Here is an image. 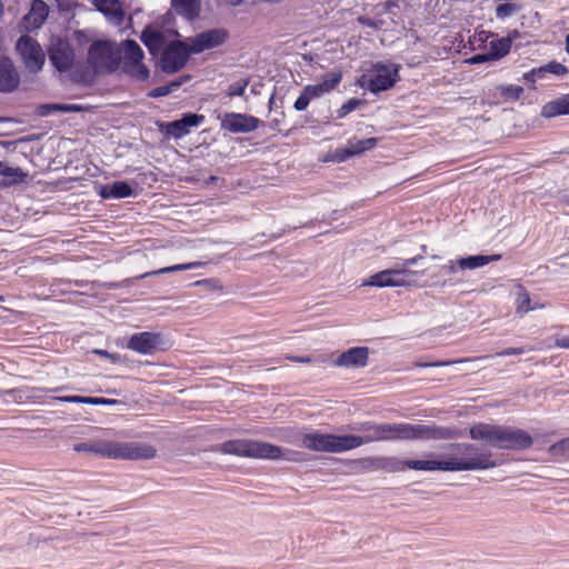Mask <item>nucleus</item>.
<instances>
[{
  "instance_id": "1",
  "label": "nucleus",
  "mask_w": 569,
  "mask_h": 569,
  "mask_svg": "<svg viewBox=\"0 0 569 569\" xmlns=\"http://www.w3.org/2000/svg\"><path fill=\"white\" fill-rule=\"evenodd\" d=\"M427 459L400 460L396 457H366L359 460L362 469L369 471L385 470L388 472L403 471H475L487 470L497 466L491 459L490 451H482L467 458L440 455L439 459L432 452L426 453Z\"/></svg>"
},
{
  "instance_id": "2",
  "label": "nucleus",
  "mask_w": 569,
  "mask_h": 569,
  "mask_svg": "<svg viewBox=\"0 0 569 569\" xmlns=\"http://www.w3.org/2000/svg\"><path fill=\"white\" fill-rule=\"evenodd\" d=\"M460 437L455 427L437 426L436 423H377L375 422L368 433H347L349 450L376 441H427L451 440Z\"/></svg>"
},
{
  "instance_id": "3",
  "label": "nucleus",
  "mask_w": 569,
  "mask_h": 569,
  "mask_svg": "<svg viewBox=\"0 0 569 569\" xmlns=\"http://www.w3.org/2000/svg\"><path fill=\"white\" fill-rule=\"evenodd\" d=\"M216 451L244 458L281 460L284 449L280 446L252 439H232L220 443Z\"/></svg>"
},
{
  "instance_id": "4",
  "label": "nucleus",
  "mask_w": 569,
  "mask_h": 569,
  "mask_svg": "<svg viewBox=\"0 0 569 569\" xmlns=\"http://www.w3.org/2000/svg\"><path fill=\"white\" fill-rule=\"evenodd\" d=\"M122 47L111 40H94L88 49V63L96 73L112 74L121 64Z\"/></svg>"
},
{
  "instance_id": "5",
  "label": "nucleus",
  "mask_w": 569,
  "mask_h": 569,
  "mask_svg": "<svg viewBox=\"0 0 569 569\" xmlns=\"http://www.w3.org/2000/svg\"><path fill=\"white\" fill-rule=\"evenodd\" d=\"M122 47L121 71L133 80L147 81L150 77V69L143 63L144 52L136 40L126 39Z\"/></svg>"
},
{
  "instance_id": "6",
  "label": "nucleus",
  "mask_w": 569,
  "mask_h": 569,
  "mask_svg": "<svg viewBox=\"0 0 569 569\" xmlns=\"http://www.w3.org/2000/svg\"><path fill=\"white\" fill-rule=\"evenodd\" d=\"M401 66L390 61L371 63L368 91L375 96L391 90L400 81Z\"/></svg>"
},
{
  "instance_id": "7",
  "label": "nucleus",
  "mask_w": 569,
  "mask_h": 569,
  "mask_svg": "<svg viewBox=\"0 0 569 569\" xmlns=\"http://www.w3.org/2000/svg\"><path fill=\"white\" fill-rule=\"evenodd\" d=\"M194 54L190 44L183 40H171L160 53L158 66L166 74L181 71Z\"/></svg>"
},
{
  "instance_id": "8",
  "label": "nucleus",
  "mask_w": 569,
  "mask_h": 569,
  "mask_svg": "<svg viewBox=\"0 0 569 569\" xmlns=\"http://www.w3.org/2000/svg\"><path fill=\"white\" fill-rule=\"evenodd\" d=\"M102 457L126 460H149L156 457L153 446L142 442H107Z\"/></svg>"
},
{
  "instance_id": "9",
  "label": "nucleus",
  "mask_w": 569,
  "mask_h": 569,
  "mask_svg": "<svg viewBox=\"0 0 569 569\" xmlns=\"http://www.w3.org/2000/svg\"><path fill=\"white\" fill-rule=\"evenodd\" d=\"M301 442L305 448L317 452L339 453L349 450L347 435L313 431L306 433Z\"/></svg>"
},
{
  "instance_id": "10",
  "label": "nucleus",
  "mask_w": 569,
  "mask_h": 569,
  "mask_svg": "<svg viewBox=\"0 0 569 569\" xmlns=\"http://www.w3.org/2000/svg\"><path fill=\"white\" fill-rule=\"evenodd\" d=\"M206 117L197 112H184L181 118L173 121H157L158 130L164 136L166 139L173 138L181 139L190 133L191 128L201 126Z\"/></svg>"
},
{
  "instance_id": "11",
  "label": "nucleus",
  "mask_w": 569,
  "mask_h": 569,
  "mask_svg": "<svg viewBox=\"0 0 569 569\" xmlns=\"http://www.w3.org/2000/svg\"><path fill=\"white\" fill-rule=\"evenodd\" d=\"M16 50L29 72L38 73L42 70L46 56L39 42L32 37L27 34L21 36L16 43Z\"/></svg>"
},
{
  "instance_id": "12",
  "label": "nucleus",
  "mask_w": 569,
  "mask_h": 569,
  "mask_svg": "<svg viewBox=\"0 0 569 569\" xmlns=\"http://www.w3.org/2000/svg\"><path fill=\"white\" fill-rule=\"evenodd\" d=\"M507 426L478 422L470 427L469 437L476 441H485L492 448L505 450Z\"/></svg>"
},
{
  "instance_id": "13",
  "label": "nucleus",
  "mask_w": 569,
  "mask_h": 569,
  "mask_svg": "<svg viewBox=\"0 0 569 569\" xmlns=\"http://www.w3.org/2000/svg\"><path fill=\"white\" fill-rule=\"evenodd\" d=\"M47 52L49 62L60 73H66L73 68L76 52L68 40L58 39L50 44Z\"/></svg>"
},
{
  "instance_id": "14",
  "label": "nucleus",
  "mask_w": 569,
  "mask_h": 569,
  "mask_svg": "<svg viewBox=\"0 0 569 569\" xmlns=\"http://www.w3.org/2000/svg\"><path fill=\"white\" fill-rule=\"evenodd\" d=\"M412 282L413 280L407 279L405 271H401L396 264L393 268L385 269L371 274L362 282V286L376 288H402L411 286Z\"/></svg>"
},
{
  "instance_id": "15",
  "label": "nucleus",
  "mask_w": 569,
  "mask_h": 569,
  "mask_svg": "<svg viewBox=\"0 0 569 569\" xmlns=\"http://www.w3.org/2000/svg\"><path fill=\"white\" fill-rule=\"evenodd\" d=\"M262 121L248 113L224 112L220 118V127L230 133H250L257 130Z\"/></svg>"
},
{
  "instance_id": "16",
  "label": "nucleus",
  "mask_w": 569,
  "mask_h": 569,
  "mask_svg": "<svg viewBox=\"0 0 569 569\" xmlns=\"http://www.w3.org/2000/svg\"><path fill=\"white\" fill-rule=\"evenodd\" d=\"M230 34L226 28H211L190 38V46L194 54L216 49L227 42Z\"/></svg>"
},
{
  "instance_id": "17",
  "label": "nucleus",
  "mask_w": 569,
  "mask_h": 569,
  "mask_svg": "<svg viewBox=\"0 0 569 569\" xmlns=\"http://www.w3.org/2000/svg\"><path fill=\"white\" fill-rule=\"evenodd\" d=\"M161 332L141 331L130 336L127 348L140 355H152L158 350H166Z\"/></svg>"
},
{
  "instance_id": "18",
  "label": "nucleus",
  "mask_w": 569,
  "mask_h": 569,
  "mask_svg": "<svg viewBox=\"0 0 569 569\" xmlns=\"http://www.w3.org/2000/svg\"><path fill=\"white\" fill-rule=\"evenodd\" d=\"M63 286L68 288L63 289V292L69 291L70 287L74 286L79 289H84L86 293L94 291L97 289L116 290L121 288H129L134 284V278H126L121 281H100V280H64Z\"/></svg>"
},
{
  "instance_id": "19",
  "label": "nucleus",
  "mask_w": 569,
  "mask_h": 569,
  "mask_svg": "<svg viewBox=\"0 0 569 569\" xmlns=\"http://www.w3.org/2000/svg\"><path fill=\"white\" fill-rule=\"evenodd\" d=\"M138 183L134 180H116L110 183L100 184L97 193L104 200L124 199L134 194V187Z\"/></svg>"
},
{
  "instance_id": "20",
  "label": "nucleus",
  "mask_w": 569,
  "mask_h": 569,
  "mask_svg": "<svg viewBox=\"0 0 569 569\" xmlns=\"http://www.w3.org/2000/svg\"><path fill=\"white\" fill-rule=\"evenodd\" d=\"M369 359L368 347H351L341 352L333 365L341 368H363L367 366Z\"/></svg>"
},
{
  "instance_id": "21",
  "label": "nucleus",
  "mask_w": 569,
  "mask_h": 569,
  "mask_svg": "<svg viewBox=\"0 0 569 569\" xmlns=\"http://www.w3.org/2000/svg\"><path fill=\"white\" fill-rule=\"evenodd\" d=\"M20 84V76L11 60L7 56H0V92H14Z\"/></svg>"
},
{
  "instance_id": "22",
  "label": "nucleus",
  "mask_w": 569,
  "mask_h": 569,
  "mask_svg": "<svg viewBox=\"0 0 569 569\" xmlns=\"http://www.w3.org/2000/svg\"><path fill=\"white\" fill-rule=\"evenodd\" d=\"M140 40L152 57L159 56L168 43L163 31L152 24H147L143 28Z\"/></svg>"
},
{
  "instance_id": "23",
  "label": "nucleus",
  "mask_w": 569,
  "mask_h": 569,
  "mask_svg": "<svg viewBox=\"0 0 569 569\" xmlns=\"http://www.w3.org/2000/svg\"><path fill=\"white\" fill-rule=\"evenodd\" d=\"M97 11L102 13L114 27H121L124 21V11L119 0H93Z\"/></svg>"
},
{
  "instance_id": "24",
  "label": "nucleus",
  "mask_w": 569,
  "mask_h": 569,
  "mask_svg": "<svg viewBox=\"0 0 569 569\" xmlns=\"http://www.w3.org/2000/svg\"><path fill=\"white\" fill-rule=\"evenodd\" d=\"M505 450L508 451L526 450L533 443V439L529 432L516 427L507 426Z\"/></svg>"
},
{
  "instance_id": "25",
  "label": "nucleus",
  "mask_w": 569,
  "mask_h": 569,
  "mask_svg": "<svg viewBox=\"0 0 569 569\" xmlns=\"http://www.w3.org/2000/svg\"><path fill=\"white\" fill-rule=\"evenodd\" d=\"M49 16V6L43 0H31L30 10L23 17V21L32 29H39Z\"/></svg>"
},
{
  "instance_id": "26",
  "label": "nucleus",
  "mask_w": 569,
  "mask_h": 569,
  "mask_svg": "<svg viewBox=\"0 0 569 569\" xmlns=\"http://www.w3.org/2000/svg\"><path fill=\"white\" fill-rule=\"evenodd\" d=\"M569 114V93L559 96L542 106L541 116L546 119Z\"/></svg>"
},
{
  "instance_id": "27",
  "label": "nucleus",
  "mask_w": 569,
  "mask_h": 569,
  "mask_svg": "<svg viewBox=\"0 0 569 569\" xmlns=\"http://www.w3.org/2000/svg\"><path fill=\"white\" fill-rule=\"evenodd\" d=\"M500 259V254H473L457 259V263L459 270H475Z\"/></svg>"
},
{
  "instance_id": "28",
  "label": "nucleus",
  "mask_w": 569,
  "mask_h": 569,
  "mask_svg": "<svg viewBox=\"0 0 569 569\" xmlns=\"http://www.w3.org/2000/svg\"><path fill=\"white\" fill-rule=\"evenodd\" d=\"M171 7L188 21L197 19L201 12L200 0H171Z\"/></svg>"
},
{
  "instance_id": "29",
  "label": "nucleus",
  "mask_w": 569,
  "mask_h": 569,
  "mask_svg": "<svg viewBox=\"0 0 569 569\" xmlns=\"http://www.w3.org/2000/svg\"><path fill=\"white\" fill-rule=\"evenodd\" d=\"M81 110V107L78 104L72 103H60V102H52V103H40L37 104L34 108V114L37 117L47 118L52 116L56 112H79Z\"/></svg>"
},
{
  "instance_id": "30",
  "label": "nucleus",
  "mask_w": 569,
  "mask_h": 569,
  "mask_svg": "<svg viewBox=\"0 0 569 569\" xmlns=\"http://www.w3.org/2000/svg\"><path fill=\"white\" fill-rule=\"evenodd\" d=\"M0 177L6 178L2 186L10 187L24 182L28 173L19 167H10L7 162L0 161Z\"/></svg>"
},
{
  "instance_id": "31",
  "label": "nucleus",
  "mask_w": 569,
  "mask_h": 569,
  "mask_svg": "<svg viewBox=\"0 0 569 569\" xmlns=\"http://www.w3.org/2000/svg\"><path fill=\"white\" fill-rule=\"evenodd\" d=\"M511 50V38H498L489 43L488 53L492 61L505 58Z\"/></svg>"
},
{
  "instance_id": "32",
  "label": "nucleus",
  "mask_w": 569,
  "mask_h": 569,
  "mask_svg": "<svg viewBox=\"0 0 569 569\" xmlns=\"http://www.w3.org/2000/svg\"><path fill=\"white\" fill-rule=\"evenodd\" d=\"M98 76L100 73H96L89 63L88 66L84 63L77 64L71 73L72 80L81 84H91Z\"/></svg>"
},
{
  "instance_id": "33",
  "label": "nucleus",
  "mask_w": 569,
  "mask_h": 569,
  "mask_svg": "<svg viewBox=\"0 0 569 569\" xmlns=\"http://www.w3.org/2000/svg\"><path fill=\"white\" fill-rule=\"evenodd\" d=\"M200 267H202V262H198V261H196V262H187V263H179V264H172V266H169V267H164V268H161V269H158V270H154V271L144 272V273L140 274V276L133 277L134 278V283L138 280L147 278V277H150V276L171 273V272L184 271V270H191V269H196V268H200Z\"/></svg>"
},
{
  "instance_id": "34",
  "label": "nucleus",
  "mask_w": 569,
  "mask_h": 569,
  "mask_svg": "<svg viewBox=\"0 0 569 569\" xmlns=\"http://www.w3.org/2000/svg\"><path fill=\"white\" fill-rule=\"evenodd\" d=\"M379 142L378 138H365L356 141L349 140L353 156H359L366 151L373 149Z\"/></svg>"
},
{
  "instance_id": "35",
  "label": "nucleus",
  "mask_w": 569,
  "mask_h": 569,
  "mask_svg": "<svg viewBox=\"0 0 569 569\" xmlns=\"http://www.w3.org/2000/svg\"><path fill=\"white\" fill-rule=\"evenodd\" d=\"M549 453L555 459H569V437L552 443Z\"/></svg>"
},
{
  "instance_id": "36",
  "label": "nucleus",
  "mask_w": 569,
  "mask_h": 569,
  "mask_svg": "<svg viewBox=\"0 0 569 569\" xmlns=\"http://www.w3.org/2000/svg\"><path fill=\"white\" fill-rule=\"evenodd\" d=\"M421 259H423V254H417L409 259H400L397 262V266L401 271H405V276L407 277V279L413 280L416 276H418L419 273L422 274L423 272L412 271L410 270V267L416 266Z\"/></svg>"
},
{
  "instance_id": "37",
  "label": "nucleus",
  "mask_w": 569,
  "mask_h": 569,
  "mask_svg": "<svg viewBox=\"0 0 569 569\" xmlns=\"http://www.w3.org/2000/svg\"><path fill=\"white\" fill-rule=\"evenodd\" d=\"M531 299L528 291L525 288H520L518 292V297L516 300V313L519 316H523L531 311Z\"/></svg>"
},
{
  "instance_id": "38",
  "label": "nucleus",
  "mask_w": 569,
  "mask_h": 569,
  "mask_svg": "<svg viewBox=\"0 0 569 569\" xmlns=\"http://www.w3.org/2000/svg\"><path fill=\"white\" fill-rule=\"evenodd\" d=\"M342 80V73L340 71H330L321 77V83L326 88L327 92L333 90Z\"/></svg>"
},
{
  "instance_id": "39",
  "label": "nucleus",
  "mask_w": 569,
  "mask_h": 569,
  "mask_svg": "<svg viewBox=\"0 0 569 569\" xmlns=\"http://www.w3.org/2000/svg\"><path fill=\"white\" fill-rule=\"evenodd\" d=\"M523 93V88L518 84H506L500 87V94L506 100H518Z\"/></svg>"
},
{
  "instance_id": "40",
  "label": "nucleus",
  "mask_w": 569,
  "mask_h": 569,
  "mask_svg": "<svg viewBox=\"0 0 569 569\" xmlns=\"http://www.w3.org/2000/svg\"><path fill=\"white\" fill-rule=\"evenodd\" d=\"M250 83V77L241 79L232 84H230L226 91L228 97H242L246 92L247 87Z\"/></svg>"
},
{
  "instance_id": "41",
  "label": "nucleus",
  "mask_w": 569,
  "mask_h": 569,
  "mask_svg": "<svg viewBox=\"0 0 569 569\" xmlns=\"http://www.w3.org/2000/svg\"><path fill=\"white\" fill-rule=\"evenodd\" d=\"M540 68H541L542 73H545V76L547 73H552L556 76H565L568 72V68L565 64H562L556 60H551L548 63L540 66Z\"/></svg>"
},
{
  "instance_id": "42",
  "label": "nucleus",
  "mask_w": 569,
  "mask_h": 569,
  "mask_svg": "<svg viewBox=\"0 0 569 569\" xmlns=\"http://www.w3.org/2000/svg\"><path fill=\"white\" fill-rule=\"evenodd\" d=\"M362 104V100L358 98H351L347 100L338 110L337 118L342 119L350 112L355 111L358 107Z\"/></svg>"
},
{
  "instance_id": "43",
  "label": "nucleus",
  "mask_w": 569,
  "mask_h": 569,
  "mask_svg": "<svg viewBox=\"0 0 569 569\" xmlns=\"http://www.w3.org/2000/svg\"><path fill=\"white\" fill-rule=\"evenodd\" d=\"M519 10V6L512 2H505L496 7L497 19H506Z\"/></svg>"
},
{
  "instance_id": "44",
  "label": "nucleus",
  "mask_w": 569,
  "mask_h": 569,
  "mask_svg": "<svg viewBox=\"0 0 569 569\" xmlns=\"http://www.w3.org/2000/svg\"><path fill=\"white\" fill-rule=\"evenodd\" d=\"M445 449L453 451L455 453H466L476 451L478 447L468 442H451L445 446Z\"/></svg>"
},
{
  "instance_id": "45",
  "label": "nucleus",
  "mask_w": 569,
  "mask_h": 569,
  "mask_svg": "<svg viewBox=\"0 0 569 569\" xmlns=\"http://www.w3.org/2000/svg\"><path fill=\"white\" fill-rule=\"evenodd\" d=\"M351 157H355V156H353L351 146L348 142L347 147L338 148V149L335 150V152L331 156V160L337 162V163H341V162L347 161Z\"/></svg>"
},
{
  "instance_id": "46",
  "label": "nucleus",
  "mask_w": 569,
  "mask_h": 569,
  "mask_svg": "<svg viewBox=\"0 0 569 569\" xmlns=\"http://www.w3.org/2000/svg\"><path fill=\"white\" fill-rule=\"evenodd\" d=\"M73 450L77 452H93L102 457L101 451L104 450V445L96 447L90 442H78L73 446Z\"/></svg>"
},
{
  "instance_id": "47",
  "label": "nucleus",
  "mask_w": 569,
  "mask_h": 569,
  "mask_svg": "<svg viewBox=\"0 0 569 569\" xmlns=\"http://www.w3.org/2000/svg\"><path fill=\"white\" fill-rule=\"evenodd\" d=\"M172 87H173V84H170L169 82L164 86L154 87L147 93V96L149 98H153V99L169 96L170 93L173 92Z\"/></svg>"
},
{
  "instance_id": "48",
  "label": "nucleus",
  "mask_w": 569,
  "mask_h": 569,
  "mask_svg": "<svg viewBox=\"0 0 569 569\" xmlns=\"http://www.w3.org/2000/svg\"><path fill=\"white\" fill-rule=\"evenodd\" d=\"M91 353L99 356L101 358H106L110 360L112 363H121L123 362L124 358L120 353H112L104 349H92Z\"/></svg>"
},
{
  "instance_id": "49",
  "label": "nucleus",
  "mask_w": 569,
  "mask_h": 569,
  "mask_svg": "<svg viewBox=\"0 0 569 569\" xmlns=\"http://www.w3.org/2000/svg\"><path fill=\"white\" fill-rule=\"evenodd\" d=\"M303 89H305L306 93L308 94L310 101L315 98L321 97L325 93H328L326 91V88H323V86L321 83L308 84Z\"/></svg>"
},
{
  "instance_id": "50",
  "label": "nucleus",
  "mask_w": 569,
  "mask_h": 569,
  "mask_svg": "<svg viewBox=\"0 0 569 569\" xmlns=\"http://www.w3.org/2000/svg\"><path fill=\"white\" fill-rule=\"evenodd\" d=\"M545 73H542L541 68H532L531 70L525 72L522 74V80L527 83H535L538 79H543Z\"/></svg>"
},
{
  "instance_id": "51",
  "label": "nucleus",
  "mask_w": 569,
  "mask_h": 569,
  "mask_svg": "<svg viewBox=\"0 0 569 569\" xmlns=\"http://www.w3.org/2000/svg\"><path fill=\"white\" fill-rule=\"evenodd\" d=\"M121 401L111 398L104 397H89L88 405L91 406H117L120 405Z\"/></svg>"
},
{
  "instance_id": "52",
  "label": "nucleus",
  "mask_w": 569,
  "mask_h": 569,
  "mask_svg": "<svg viewBox=\"0 0 569 569\" xmlns=\"http://www.w3.org/2000/svg\"><path fill=\"white\" fill-rule=\"evenodd\" d=\"M310 103V99L308 94L306 93L305 89L300 92L299 97L296 99L293 103V108L296 111H303L308 108Z\"/></svg>"
},
{
  "instance_id": "53",
  "label": "nucleus",
  "mask_w": 569,
  "mask_h": 569,
  "mask_svg": "<svg viewBox=\"0 0 569 569\" xmlns=\"http://www.w3.org/2000/svg\"><path fill=\"white\" fill-rule=\"evenodd\" d=\"M56 400L68 403H84L88 405L89 396H61L57 397Z\"/></svg>"
},
{
  "instance_id": "54",
  "label": "nucleus",
  "mask_w": 569,
  "mask_h": 569,
  "mask_svg": "<svg viewBox=\"0 0 569 569\" xmlns=\"http://www.w3.org/2000/svg\"><path fill=\"white\" fill-rule=\"evenodd\" d=\"M193 284L194 286H203L210 290H221L222 289L220 280H218L216 278L199 280V281H196Z\"/></svg>"
},
{
  "instance_id": "55",
  "label": "nucleus",
  "mask_w": 569,
  "mask_h": 569,
  "mask_svg": "<svg viewBox=\"0 0 569 569\" xmlns=\"http://www.w3.org/2000/svg\"><path fill=\"white\" fill-rule=\"evenodd\" d=\"M490 61H492V60L489 57L488 51L476 53L466 60V62L469 64H481V63H486V62H490Z\"/></svg>"
},
{
  "instance_id": "56",
  "label": "nucleus",
  "mask_w": 569,
  "mask_h": 569,
  "mask_svg": "<svg viewBox=\"0 0 569 569\" xmlns=\"http://www.w3.org/2000/svg\"><path fill=\"white\" fill-rule=\"evenodd\" d=\"M375 421H361V422H353L348 426V429L351 431H360L365 433H368L372 427Z\"/></svg>"
},
{
  "instance_id": "57",
  "label": "nucleus",
  "mask_w": 569,
  "mask_h": 569,
  "mask_svg": "<svg viewBox=\"0 0 569 569\" xmlns=\"http://www.w3.org/2000/svg\"><path fill=\"white\" fill-rule=\"evenodd\" d=\"M526 352V349L522 347H510L506 348L499 352H497L498 357H510V356H520Z\"/></svg>"
},
{
  "instance_id": "58",
  "label": "nucleus",
  "mask_w": 569,
  "mask_h": 569,
  "mask_svg": "<svg viewBox=\"0 0 569 569\" xmlns=\"http://www.w3.org/2000/svg\"><path fill=\"white\" fill-rule=\"evenodd\" d=\"M358 22H359V24H361L363 27L371 28V29H379V27L381 24V21H377V20L368 18L366 16L359 17Z\"/></svg>"
},
{
  "instance_id": "59",
  "label": "nucleus",
  "mask_w": 569,
  "mask_h": 569,
  "mask_svg": "<svg viewBox=\"0 0 569 569\" xmlns=\"http://www.w3.org/2000/svg\"><path fill=\"white\" fill-rule=\"evenodd\" d=\"M191 80V76L188 74V73H184V74H181L180 77L171 80L169 83L170 84H173L172 89L173 91H176L177 89H179L182 84L187 83L188 81Z\"/></svg>"
},
{
  "instance_id": "60",
  "label": "nucleus",
  "mask_w": 569,
  "mask_h": 569,
  "mask_svg": "<svg viewBox=\"0 0 569 569\" xmlns=\"http://www.w3.org/2000/svg\"><path fill=\"white\" fill-rule=\"evenodd\" d=\"M370 80V71L367 69L360 77L357 78L356 84L362 89L368 90V83Z\"/></svg>"
},
{
  "instance_id": "61",
  "label": "nucleus",
  "mask_w": 569,
  "mask_h": 569,
  "mask_svg": "<svg viewBox=\"0 0 569 569\" xmlns=\"http://www.w3.org/2000/svg\"><path fill=\"white\" fill-rule=\"evenodd\" d=\"M556 346L563 349H569V335L557 338Z\"/></svg>"
},
{
  "instance_id": "62",
  "label": "nucleus",
  "mask_w": 569,
  "mask_h": 569,
  "mask_svg": "<svg viewBox=\"0 0 569 569\" xmlns=\"http://www.w3.org/2000/svg\"><path fill=\"white\" fill-rule=\"evenodd\" d=\"M442 268L446 269L449 273H456L459 270L457 260H449L448 264L443 266Z\"/></svg>"
},
{
  "instance_id": "63",
  "label": "nucleus",
  "mask_w": 569,
  "mask_h": 569,
  "mask_svg": "<svg viewBox=\"0 0 569 569\" xmlns=\"http://www.w3.org/2000/svg\"><path fill=\"white\" fill-rule=\"evenodd\" d=\"M22 390L20 389H9L6 391V395L12 397L14 400H21L22 399Z\"/></svg>"
},
{
  "instance_id": "64",
  "label": "nucleus",
  "mask_w": 569,
  "mask_h": 569,
  "mask_svg": "<svg viewBox=\"0 0 569 569\" xmlns=\"http://www.w3.org/2000/svg\"><path fill=\"white\" fill-rule=\"evenodd\" d=\"M289 359L292 361H296V362H303V363L311 361V358L308 356H291V357H289Z\"/></svg>"
}]
</instances>
